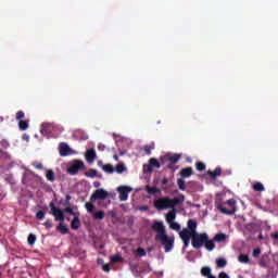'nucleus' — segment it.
<instances>
[{"instance_id": "obj_1", "label": "nucleus", "mask_w": 278, "mask_h": 278, "mask_svg": "<svg viewBox=\"0 0 278 278\" xmlns=\"http://www.w3.org/2000/svg\"><path fill=\"white\" fill-rule=\"evenodd\" d=\"M151 229L156 232L154 240L161 242L165 249V253H170L175 247V237H168L166 233V226L162 222H154Z\"/></svg>"}, {"instance_id": "obj_2", "label": "nucleus", "mask_w": 278, "mask_h": 278, "mask_svg": "<svg viewBox=\"0 0 278 278\" xmlns=\"http://www.w3.org/2000/svg\"><path fill=\"white\" fill-rule=\"evenodd\" d=\"M191 244L193 249H202V247H204L206 251H214V249H216V243L211 241L207 232H195V235H191Z\"/></svg>"}, {"instance_id": "obj_3", "label": "nucleus", "mask_w": 278, "mask_h": 278, "mask_svg": "<svg viewBox=\"0 0 278 278\" xmlns=\"http://www.w3.org/2000/svg\"><path fill=\"white\" fill-rule=\"evenodd\" d=\"M186 201V195L179 194V197L169 199L168 197H163L154 201V207L156 210H173L176 205H181Z\"/></svg>"}, {"instance_id": "obj_4", "label": "nucleus", "mask_w": 278, "mask_h": 278, "mask_svg": "<svg viewBox=\"0 0 278 278\" xmlns=\"http://www.w3.org/2000/svg\"><path fill=\"white\" fill-rule=\"evenodd\" d=\"M225 205H229L230 208L225 207ZM217 210L222 212V214H226L227 216H232V214H236V200L229 199L223 204L217 205Z\"/></svg>"}, {"instance_id": "obj_5", "label": "nucleus", "mask_w": 278, "mask_h": 278, "mask_svg": "<svg viewBox=\"0 0 278 278\" xmlns=\"http://www.w3.org/2000/svg\"><path fill=\"white\" fill-rule=\"evenodd\" d=\"M66 214H70L71 216H74L72 223H71V228L74 231H77V229H79V227H81V219H79V212H75L73 211V207L67 206L64 208V211Z\"/></svg>"}, {"instance_id": "obj_6", "label": "nucleus", "mask_w": 278, "mask_h": 278, "mask_svg": "<svg viewBox=\"0 0 278 278\" xmlns=\"http://www.w3.org/2000/svg\"><path fill=\"white\" fill-rule=\"evenodd\" d=\"M86 164L81 160H74L67 167L68 175H77L79 170H85Z\"/></svg>"}, {"instance_id": "obj_7", "label": "nucleus", "mask_w": 278, "mask_h": 278, "mask_svg": "<svg viewBox=\"0 0 278 278\" xmlns=\"http://www.w3.org/2000/svg\"><path fill=\"white\" fill-rule=\"evenodd\" d=\"M85 207H86V210L89 214H93L94 220H103L105 218V212L104 211H98V212L94 213V210H97V207L94 206L93 203L87 202L85 204Z\"/></svg>"}, {"instance_id": "obj_8", "label": "nucleus", "mask_w": 278, "mask_h": 278, "mask_svg": "<svg viewBox=\"0 0 278 278\" xmlns=\"http://www.w3.org/2000/svg\"><path fill=\"white\" fill-rule=\"evenodd\" d=\"M110 197V193L105 191V189H97L90 197V202L94 203V201H105Z\"/></svg>"}, {"instance_id": "obj_9", "label": "nucleus", "mask_w": 278, "mask_h": 278, "mask_svg": "<svg viewBox=\"0 0 278 278\" xmlns=\"http://www.w3.org/2000/svg\"><path fill=\"white\" fill-rule=\"evenodd\" d=\"M197 220L194 219H189L187 223V228H184L180 232L181 233H187L188 236H194L197 232Z\"/></svg>"}, {"instance_id": "obj_10", "label": "nucleus", "mask_w": 278, "mask_h": 278, "mask_svg": "<svg viewBox=\"0 0 278 278\" xmlns=\"http://www.w3.org/2000/svg\"><path fill=\"white\" fill-rule=\"evenodd\" d=\"M119 193V201H127L129 199V192H131V187L121 186L117 188Z\"/></svg>"}, {"instance_id": "obj_11", "label": "nucleus", "mask_w": 278, "mask_h": 278, "mask_svg": "<svg viewBox=\"0 0 278 278\" xmlns=\"http://www.w3.org/2000/svg\"><path fill=\"white\" fill-rule=\"evenodd\" d=\"M72 152L73 150L71 149V147H68V144H66L65 142L60 143L59 153L61 157H66V155H71Z\"/></svg>"}, {"instance_id": "obj_12", "label": "nucleus", "mask_w": 278, "mask_h": 278, "mask_svg": "<svg viewBox=\"0 0 278 278\" xmlns=\"http://www.w3.org/2000/svg\"><path fill=\"white\" fill-rule=\"evenodd\" d=\"M85 160L89 163L92 164L94 160H97V151L94 149H89L85 153Z\"/></svg>"}, {"instance_id": "obj_13", "label": "nucleus", "mask_w": 278, "mask_h": 278, "mask_svg": "<svg viewBox=\"0 0 278 278\" xmlns=\"http://www.w3.org/2000/svg\"><path fill=\"white\" fill-rule=\"evenodd\" d=\"M98 166L109 175H112V173H114V166L112 164H103V161L100 160L98 161Z\"/></svg>"}, {"instance_id": "obj_14", "label": "nucleus", "mask_w": 278, "mask_h": 278, "mask_svg": "<svg viewBox=\"0 0 278 278\" xmlns=\"http://www.w3.org/2000/svg\"><path fill=\"white\" fill-rule=\"evenodd\" d=\"M180 240L184 242L185 249H188L190 247V240L192 241V235H187L186 232H179Z\"/></svg>"}, {"instance_id": "obj_15", "label": "nucleus", "mask_w": 278, "mask_h": 278, "mask_svg": "<svg viewBox=\"0 0 278 278\" xmlns=\"http://www.w3.org/2000/svg\"><path fill=\"white\" fill-rule=\"evenodd\" d=\"M180 177L182 178V179H186V178H188V177H192V175L194 174V172H193V169H192V167H185V168H182L181 170H180Z\"/></svg>"}, {"instance_id": "obj_16", "label": "nucleus", "mask_w": 278, "mask_h": 278, "mask_svg": "<svg viewBox=\"0 0 278 278\" xmlns=\"http://www.w3.org/2000/svg\"><path fill=\"white\" fill-rule=\"evenodd\" d=\"M51 214H52V216H54L55 220H60V223H64V220H65L64 211L56 208Z\"/></svg>"}, {"instance_id": "obj_17", "label": "nucleus", "mask_w": 278, "mask_h": 278, "mask_svg": "<svg viewBox=\"0 0 278 278\" xmlns=\"http://www.w3.org/2000/svg\"><path fill=\"white\" fill-rule=\"evenodd\" d=\"M226 241H227V235L223 232L216 233L214 238L211 239V242H213V244H215V242H226Z\"/></svg>"}, {"instance_id": "obj_18", "label": "nucleus", "mask_w": 278, "mask_h": 278, "mask_svg": "<svg viewBox=\"0 0 278 278\" xmlns=\"http://www.w3.org/2000/svg\"><path fill=\"white\" fill-rule=\"evenodd\" d=\"M160 162L156 159H150L148 165V172L151 173L153 168H160Z\"/></svg>"}, {"instance_id": "obj_19", "label": "nucleus", "mask_w": 278, "mask_h": 278, "mask_svg": "<svg viewBox=\"0 0 278 278\" xmlns=\"http://www.w3.org/2000/svg\"><path fill=\"white\" fill-rule=\"evenodd\" d=\"M223 169L220 167L215 168V170H207V175H210L211 179H216V177H220Z\"/></svg>"}, {"instance_id": "obj_20", "label": "nucleus", "mask_w": 278, "mask_h": 278, "mask_svg": "<svg viewBox=\"0 0 278 278\" xmlns=\"http://www.w3.org/2000/svg\"><path fill=\"white\" fill-rule=\"evenodd\" d=\"M146 191L148 194H162V189H159L157 187H150L149 185L146 186Z\"/></svg>"}, {"instance_id": "obj_21", "label": "nucleus", "mask_w": 278, "mask_h": 278, "mask_svg": "<svg viewBox=\"0 0 278 278\" xmlns=\"http://www.w3.org/2000/svg\"><path fill=\"white\" fill-rule=\"evenodd\" d=\"M56 230L60 231V233H62L63 236H66V233H68L70 231L68 227H66L63 223H60L56 226Z\"/></svg>"}, {"instance_id": "obj_22", "label": "nucleus", "mask_w": 278, "mask_h": 278, "mask_svg": "<svg viewBox=\"0 0 278 278\" xmlns=\"http://www.w3.org/2000/svg\"><path fill=\"white\" fill-rule=\"evenodd\" d=\"M85 177H89L90 179H94V177H99V173L97 169H89L88 172H85Z\"/></svg>"}, {"instance_id": "obj_23", "label": "nucleus", "mask_w": 278, "mask_h": 278, "mask_svg": "<svg viewBox=\"0 0 278 278\" xmlns=\"http://www.w3.org/2000/svg\"><path fill=\"white\" fill-rule=\"evenodd\" d=\"M18 128L21 129V131H26V129H29V123L22 119L18 122Z\"/></svg>"}, {"instance_id": "obj_24", "label": "nucleus", "mask_w": 278, "mask_h": 278, "mask_svg": "<svg viewBox=\"0 0 278 278\" xmlns=\"http://www.w3.org/2000/svg\"><path fill=\"white\" fill-rule=\"evenodd\" d=\"M253 190L255 192H264V190H266V188H264V185L262 182H255L253 185Z\"/></svg>"}, {"instance_id": "obj_25", "label": "nucleus", "mask_w": 278, "mask_h": 278, "mask_svg": "<svg viewBox=\"0 0 278 278\" xmlns=\"http://www.w3.org/2000/svg\"><path fill=\"white\" fill-rule=\"evenodd\" d=\"M176 217H177V215L175 214V212L167 213L166 222L168 223V225H170V223H175Z\"/></svg>"}, {"instance_id": "obj_26", "label": "nucleus", "mask_w": 278, "mask_h": 278, "mask_svg": "<svg viewBox=\"0 0 278 278\" xmlns=\"http://www.w3.org/2000/svg\"><path fill=\"white\" fill-rule=\"evenodd\" d=\"M46 179H48V181H55V173L53 172V169H49L47 172Z\"/></svg>"}, {"instance_id": "obj_27", "label": "nucleus", "mask_w": 278, "mask_h": 278, "mask_svg": "<svg viewBox=\"0 0 278 278\" xmlns=\"http://www.w3.org/2000/svg\"><path fill=\"white\" fill-rule=\"evenodd\" d=\"M179 160H181V155L179 154H174L173 156L168 157V161L170 162V164H177Z\"/></svg>"}, {"instance_id": "obj_28", "label": "nucleus", "mask_w": 278, "mask_h": 278, "mask_svg": "<svg viewBox=\"0 0 278 278\" xmlns=\"http://www.w3.org/2000/svg\"><path fill=\"white\" fill-rule=\"evenodd\" d=\"M118 262H123V256H121V254L111 256V264H118Z\"/></svg>"}, {"instance_id": "obj_29", "label": "nucleus", "mask_w": 278, "mask_h": 278, "mask_svg": "<svg viewBox=\"0 0 278 278\" xmlns=\"http://www.w3.org/2000/svg\"><path fill=\"white\" fill-rule=\"evenodd\" d=\"M217 268H225L227 266V260L216 258Z\"/></svg>"}, {"instance_id": "obj_30", "label": "nucleus", "mask_w": 278, "mask_h": 278, "mask_svg": "<svg viewBox=\"0 0 278 278\" xmlns=\"http://www.w3.org/2000/svg\"><path fill=\"white\" fill-rule=\"evenodd\" d=\"M36 240H37L36 235L34 233L28 235L27 242L30 247H34V244H36Z\"/></svg>"}, {"instance_id": "obj_31", "label": "nucleus", "mask_w": 278, "mask_h": 278, "mask_svg": "<svg viewBox=\"0 0 278 278\" xmlns=\"http://www.w3.org/2000/svg\"><path fill=\"white\" fill-rule=\"evenodd\" d=\"M239 262H241V264H249V262H251V260L249 258V255L240 254L239 255Z\"/></svg>"}, {"instance_id": "obj_32", "label": "nucleus", "mask_w": 278, "mask_h": 278, "mask_svg": "<svg viewBox=\"0 0 278 278\" xmlns=\"http://www.w3.org/2000/svg\"><path fill=\"white\" fill-rule=\"evenodd\" d=\"M115 170L116 173L122 174L125 173V170H127V167H125V164L119 163L116 165Z\"/></svg>"}, {"instance_id": "obj_33", "label": "nucleus", "mask_w": 278, "mask_h": 278, "mask_svg": "<svg viewBox=\"0 0 278 278\" xmlns=\"http://www.w3.org/2000/svg\"><path fill=\"white\" fill-rule=\"evenodd\" d=\"M201 275L203 277H210V275H212V269L210 267H202Z\"/></svg>"}, {"instance_id": "obj_34", "label": "nucleus", "mask_w": 278, "mask_h": 278, "mask_svg": "<svg viewBox=\"0 0 278 278\" xmlns=\"http://www.w3.org/2000/svg\"><path fill=\"white\" fill-rule=\"evenodd\" d=\"M177 185L179 190H186V180H184V178H178L177 179Z\"/></svg>"}, {"instance_id": "obj_35", "label": "nucleus", "mask_w": 278, "mask_h": 278, "mask_svg": "<svg viewBox=\"0 0 278 278\" xmlns=\"http://www.w3.org/2000/svg\"><path fill=\"white\" fill-rule=\"evenodd\" d=\"M169 227L174 230V231H180L181 230V225H179L177 222H172L169 224Z\"/></svg>"}, {"instance_id": "obj_36", "label": "nucleus", "mask_w": 278, "mask_h": 278, "mask_svg": "<svg viewBox=\"0 0 278 278\" xmlns=\"http://www.w3.org/2000/svg\"><path fill=\"white\" fill-rule=\"evenodd\" d=\"M195 168H197V170H200V173H201V172L205 170V165L203 162H197Z\"/></svg>"}, {"instance_id": "obj_37", "label": "nucleus", "mask_w": 278, "mask_h": 278, "mask_svg": "<svg viewBox=\"0 0 278 278\" xmlns=\"http://www.w3.org/2000/svg\"><path fill=\"white\" fill-rule=\"evenodd\" d=\"M23 118H25V112L18 111L15 115V119L21 122Z\"/></svg>"}, {"instance_id": "obj_38", "label": "nucleus", "mask_w": 278, "mask_h": 278, "mask_svg": "<svg viewBox=\"0 0 278 278\" xmlns=\"http://www.w3.org/2000/svg\"><path fill=\"white\" fill-rule=\"evenodd\" d=\"M71 199H72L71 194H67L65 197V201L63 203L64 207H71Z\"/></svg>"}, {"instance_id": "obj_39", "label": "nucleus", "mask_w": 278, "mask_h": 278, "mask_svg": "<svg viewBox=\"0 0 278 278\" xmlns=\"http://www.w3.org/2000/svg\"><path fill=\"white\" fill-rule=\"evenodd\" d=\"M137 253L139 257H144L147 255V251L143 248H138Z\"/></svg>"}, {"instance_id": "obj_40", "label": "nucleus", "mask_w": 278, "mask_h": 278, "mask_svg": "<svg viewBox=\"0 0 278 278\" xmlns=\"http://www.w3.org/2000/svg\"><path fill=\"white\" fill-rule=\"evenodd\" d=\"M36 218H37L38 220H43V218H45V212H43V211H38V212L36 213Z\"/></svg>"}, {"instance_id": "obj_41", "label": "nucleus", "mask_w": 278, "mask_h": 278, "mask_svg": "<svg viewBox=\"0 0 278 278\" xmlns=\"http://www.w3.org/2000/svg\"><path fill=\"white\" fill-rule=\"evenodd\" d=\"M261 253H262V249L256 248L253 250L252 255L253 257H260Z\"/></svg>"}, {"instance_id": "obj_42", "label": "nucleus", "mask_w": 278, "mask_h": 278, "mask_svg": "<svg viewBox=\"0 0 278 278\" xmlns=\"http://www.w3.org/2000/svg\"><path fill=\"white\" fill-rule=\"evenodd\" d=\"M0 144H1L2 149H8V147H10V142H8V140H5V139H2L0 141Z\"/></svg>"}, {"instance_id": "obj_43", "label": "nucleus", "mask_w": 278, "mask_h": 278, "mask_svg": "<svg viewBox=\"0 0 278 278\" xmlns=\"http://www.w3.org/2000/svg\"><path fill=\"white\" fill-rule=\"evenodd\" d=\"M45 227H46V229H51V227H53V223L50 220V219H48L47 222H45Z\"/></svg>"}, {"instance_id": "obj_44", "label": "nucleus", "mask_w": 278, "mask_h": 278, "mask_svg": "<svg viewBox=\"0 0 278 278\" xmlns=\"http://www.w3.org/2000/svg\"><path fill=\"white\" fill-rule=\"evenodd\" d=\"M151 146H144L143 151L147 153V155H151Z\"/></svg>"}, {"instance_id": "obj_45", "label": "nucleus", "mask_w": 278, "mask_h": 278, "mask_svg": "<svg viewBox=\"0 0 278 278\" xmlns=\"http://www.w3.org/2000/svg\"><path fill=\"white\" fill-rule=\"evenodd\" d=\"M49 207L51 210V214H52V212L58 210V207H55V203H53V202H50Z\"/></svg>"}, {"instance_id": "obj_46", "label": "nucleus", "mask_w": 278, "mask_h": 278, "mask_svg": "<svg viewBox=\"0 0 278 278\" xmlns=\"http://www.w3.org/2000/svg\"><path fill=\"white\" fill-rule=\"evenodd\" d=\"M102 269L104 270V273H110V270H111L110 265H108V264H104L102 266Z\"/></svg>"}, {"instance_id": "obj_47", "label": "nucleus", "mask_w": 278, "mask_h": 278, "mask_svg": "<svg viewBox=\"0 0 278 278\" xmlns=\"http://www.w3.org/2000/svg\"><path fill=\"white\" fill-rule=\"evenodd\" d=\"M218 278H229V275H227L225 271H222L219 273Z\"/></svg>"}, {"instance_id": "obj_48", "label": "nucleus", "mask_w": 278, "mask_h": 278, "mask_svg": "<svg viewBox=\"0 0 278 278\" xmlns=\"http://www.w3.org/2000/svg\"><path fill=\"white\" fill-rule=\"evenodd\" d=\"M98 151H105V144L99 143Z\"/></svg>"}, {"instance_id": "obj_49", "label": "nucleus", "mask_w": 278, "mask_h": 278, "mask_svg": "<svg viewBox=\"0 0 278 278\" xmlns=\"http://www.w3.org/2000/svg\"><path fill=\"white\" fill-rule=\"evenodd\" d=\"M109 216H111V218H116V213H115V211H110V212H109Z\"/></svg>"}, {"instance_id": "obj_50", "label": "nucleus", "mask_w": 278, "mask_h": 278, "mask_svg": "<svg viewBox=\"0 0 278 278\" xmlns=\"http://www.w3.org/2000/svg\"><path fill=\"white\" fill-rule=\"evenodd\" d=\"M162 186H168V178L162 179Z\"/></svg>"}, {"instance_id": "obj_51", "label": "nucleus", "mask_w": 278, "mask_h": 278, "mask_svg": "<svg viewBox=\"0 0 278 278\" xmlns=\"http://www.w3.org/2000/svg\"><path fill=\"white\" fill-rule=\"evenodd\" d=\"M35 168H37L38 170H41V168H42V163H38L37 165H35Z\"/></svg>"}, {"instance_id": "obj_52", "label": "nucleus", "mask_w": 278, "mask_h": 278, "mask_svg": "<svg viewBox=\"0 0 278 278\" xmlns=\"http://www.w3.org/2000/svg\"><path fill=\"white\" fill-rule=\"evenodd\" d=\"M42 129H41V134H45V131H47V125H42Z\"/></svg>"}, {"instance_id": "obj_53", "label": "nucleus", "mask_w": 278, "mask_h": 278, "mask_svg": "<svg viewBox=\"0 0 278 278\" xmlns=\"http://www.w3.org/2000/svg\"><path fill=\"white\" fill-rule=\"evenodd\" d=\"M94 188H99L101 186V182H93Z\"/></svg>"}, {"instance_id": "obj_54", "label": "nucleus", "mask_w": 278, "mask_h": 278, "mask_svg": "<svg viewBox=\"0 0 278 278\" xmlns=\"http://www.w3.org/2000/svg\"><path fill=\"white\" fill-rule=\"evenodd\" d=\"M273 238H275L276 240H278V232H275V233L273 235Z\"/></svg>"}, {"instance_id": "obj_55", "label": "nucleus", "mask_w": 278, "mask_h": 278, "mask_svg": "<svg viewBox=\"0 0 278 278\" xmlns=\"http://www.w3.org/2000/svg\"><path fill=\"white\" fill-rule=\"evenodd\" d=\"M167 185H168V188H173V186H175L174 182H168Z\"/></svg>"}, {"instance_id": "obj_56", "label": "nucleus", "mask_w": 278, "mask_h": 278, "mask_svg": "<svg viewBox=\"0 0 278 278\" xmlns=\"http://www.w3.org/2000/svg\"><path fill=\"white\" fill-rule=\"evenodd\" d=\"M60 205H64V200L59 201Z\"/></svg>"}, {"instance_id": "obj_57", "label": "nucleus", "mask_w": 278, "mask_h": 278, "mask_svg": "<svg viewBox=\"0 0 278 278\" xmlns=\"http://www.w3.org/2000/svg\"><path fill=\"white\" fill-rule=\"evenodd\" d=\"M162 190H168V187H164V186H163V187H162Z\"/></svg>"}, {"instance_id": "obj_58", "label": "nucleus", "mask_w": 278, "mask_h": 278, "mask_svg": "<svg viewBox=\"0 0 278 278\" xmlns=\"http://www.w3.org/2000/svg\"><path fill=\"white\" fill-rule=\"evenodd\" d=\"M207 278H215L212 274L210 276H207Z\"/></svg>"}, {"instance_id": "obj_59", "label": "nucleus", "mask_w": 278, "mask_h": 278, "mask_svg": "<svg viewBox=\"0 0 278 278\" xmlns=\"http://www.w3.org/2000/svg\"><path fill=\"white\" fill-rule=\"evenodd\" d=\"M258 238H260V240H262V238H263L262 235H260Z\"/></svg>"}, {"instance_id": "obj_60", "label": "nucleus", "mask_w": 278, "mask_h": 278, "mask_svg": "<svg viewBox=\"0 0 278 278\" xmlns=\"http://www.w3.org/2000/svg\"><path fill=\"white\" fill-rule=\"evenodd\" d=\"M141 210H147V206H143Z\"/></svg>"}, {"instance_id": "obj_61", "label": "nucleus", "mask_w": 278, "mask_h": 278, "mask_svg": "<svg viewBox=\"0 0 278 278\" xmlns=\"http://www.w3.org/2000/svg\"><path fill=\"white\" fill-rule=\"evenodd\" d=\"M167 168H173V166L169 165V166H167Z\"/></svg>"}, {"instance_id": "obj_62", "label": "nucleus", "mask_w": 278, "mask_h": 278, "mask_svg": "<svg viewBox=\"0 0 278 278\" xmlns=\"http://www.w3.org/2000/svg\"><path fill=\"white\" fill-rule=\"evenodd\" d=\"M74 210H77V206H75Z\"/></svg>"}]
</instances>
